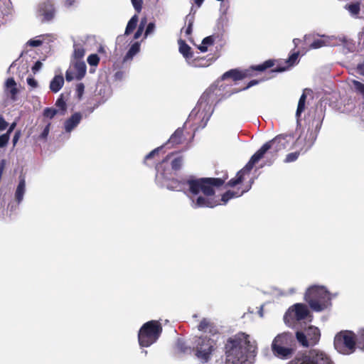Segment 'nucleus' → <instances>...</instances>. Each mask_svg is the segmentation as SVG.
Wrapping results in <instances>:
<instances>
[{
    "instance_id": "1",
    "label": "nucleus",
    "mask_w": 364,
    "mask_h": 364,
    "mask_svg": "<svg viewBox=\"0 0 364 364\" xmlns=\"http://www.w3.org/2000/svg\"><path fill=\"white\" fill-rule=\"evenodd\" d=\"M171 155H168L163 161L156 166V181L161 186L176 191H183L191 200V206L198 208H214L220 203L213 198L215 193L214 188L224 183L225 180L215 178H193L179 181L171 180L170 170L164 169Z\"/></svg>"
},
{
    "instance_id": "2",
    "label": "nucleus",
    "mask_w": 364,
    "mask_h": 364,
    "mask_svg": "<svg viewBox=\"0 0 364 364\" xmlns=\"http://www.w3.org/2000/svg\"><path fill=\"white\" fill-rule=\"evenodd\" d=\"M225 348V364H250L256 356L257 345L250 335L240 332L228 339Z\"/></svg>"
},
{
    "instance_id": "3",
    "label": "nucleus",
    "mask_w": 364,
    "mask_h": 364,
    "mask_svg": "<svg viewBox=\"0 0 364 364\" xmlns=\"http://www.w3.org/2000/svg\"><path fill=\"white\" fill-rule=\"evenodd\" d=\"M284 138L282 136H277L272 140L265 143L250 159L246 166L237 172L236 176L232 178L228 183L229 186L235 187L240 184L244 178L245 176L249 174L250 171L256 163H257L264 155L270 151L272 153H276L282 149H285L286 145L284 142Z\"/></svg>"
},
{
    "instance_id": "4",
    "label": "nucleus",
    "mask_w": 364,
    "mask_h": 364,
    "mask_svg": "<svg viewBox=\"0 0 364 364\" xmlns=\"http://www.w3.org/2000/svg\"><path fill=\"white\" fill-rule=\"evenodd\" d=\"M330 293L322 286H312L308 289L305 294V300L311 309L321 311L331 306Z\"/></svg>"
},
{
    "instance_id": "5",
    "label": "nucleus",
    "mask_w": 364,
    "mask_h": 364,
    "mask_svg": "<svg viewBox=\"0 0 364 364\" xmlns=\"http://www.w3.org/2000/svg\"><path fill=\"white\" fill-rule=\"evenodd\" d=\"M294 337L290 333L284 332L278 334L273 339L271 345L273 355L280 359H289L294 352Z\"/></svg>"
},
{
    "instance_id": "6",
    "label": "nucleus",
    "mask_w": 364,
    "mask_h": 364,
    "mask_svg": "<svg viewBox=\"0 0 364 364\" xmlns=\"http://www.w3.org/2000/svg\"><path fill=\"white\" fill-rule=\"evenodd\" d=\"M208 92H205L197 105V106L191 111L188 116V122H193L194 124H198L200 127H204L208 121L209 120L212 109L211 106L208 102L209 97Z\"/></svg>"
},
{
    "instance_id": "7",
    "label": "nucleus",
    "mask_w": 364,
    "mask_h": 364,
    "mask_svg": "<svg viewBox=\"0 0 364 364\" xmlns=\"http://www.w3.org/2000/svg\"><path fill=\"white\" fill-rule=\"evenodd\" d=\"M162 331L161 324L157 321H151L144 323L141 328L138 338L139 345L149 347L159 338Z\"/></svg>"
},
{
    "instance_id": "8",
    "label": "nucleus",
    "mask_w": 364,
    "mask_h": 364,
    "mask_svg": "<svg viewBox=\"0 0 364 364\" xmlns=\"http://www.w3.org/2000/svg\"><path fill=\"white\" fill-rule=\"evenodd\" d=\"M356 338L352 331H344L337 333L334 338L336 350L342 354L348 355L355 351Z\"/></svg>"
},
{
    "instance_id": "9",
    "label": "nucleus",
    "mask_w": 364,
    "mask_h": 364,
    "mask_svg": "<svg viewBox=\"0 0 364 364\" xmlns=\"http://www.w3.org/2000/svg\"><path fill=\"white\" fill-rule=\"evenodd\" d=\"M342 46L348 51L351 52L354 50V44L353 42L342 36L336 37L334 36H322V39L314 40L309 46L311 49H317L323 46Z\"/></svg>"
},
{
    "instance_id": "10",
    "label": "nucleus",
    "mask_w": 364,
    "mask_h": 364,
    "mask_svg": "<svg viewBox=\"0 0 364 364\" xmlns=\"http://www.w3.org/2000/svg\"><path fill=\"white\" fill-rule=\"evenodd\" d=\"M288 364H334L329 355L319 349L311 350L308 354L296 357Z\"/></svg>"
},
{
    "instance_id": "11",
    "label": "nucleus",
    "mask_w": 364,
    "mask_h": 364,
    "mask_svg": "<svg viewBox=\"0 0 364 364\" xmlns=\"http://www.w3.org/2000/svg\"><path fill=\"white\" fill-rule=\"evenodd\" d=\"M214 347V341L207 336L196 337L193 342V349L196 352V356L204 363L209 360Z\"/></svg>"
},
{
    "instance_id": "12",
    "label": "nucleus",
    "mask_w": 364,
    "mask_h": 364,
    "mask_svg": "<svg viewBox=\"0 0 364 364\" xmlns=\"http://www.w3.org/2000/svg\"><path fill=\"white\" fill-rule=\"evenodd\" d=\"M310 316L306 305L296 304L290 307L284 316L285 323L289 326H294L296 321L308 318Z\"/></svg>"
},
{
    "instance_id": "13",
    "label": "nucleus",
    "mask_w": 364,
    "mask_h": 364,
    "mask_svg": "<svg viewBox=\"0 0 364 364\" xmlns=\"http://www.w3.org/2000/svg\"><path fill=\"white\" fill-rule=\"evenodd\" d=\"M296 337L298 342L304 347L314 346L316 345L321 337L320 330L315 326H310L305 331H297Z\"/></svg>"
},
{
    "instance_id": "14",
    "label": "nucleus",
    "mask_w": 364,
    "mask_h": 364,
    "mask_svg": "<svg viewBox=\"0 0 364 364\" xmlns=\"http://www.w3.org/2000/svg\"><path fill=\"white\" fill-rule=\"evenodd\" d=\"M57 10L53 0L41 1L37 8V16L43 23L52 21L56 16Z\"/></svg>"
},
{
    "instance_id": "15",
    "label": "nucleus",
    "mask_w": 364,
    "mask_h": 364,
    "mask_svg": "<svg viewBox=\"0 0 364 364\" xmlns=\"http://www.w3.org/2000/svg\"><path fill=\"white\" fill-rule=\"evenodd\" d=\"M87 67L84 61L77 60L73 63V66L67 70L65 79L70 82L74 79L81 80L86 73Z\"/></svg>"
},
{
    "instance_id": "16",
    "label": "nucleus",
    "mask_w": 364,
    "mask_h": 364,
    "mask_svg": "<svg viewBox=\"0 0 364 364\" xmlns=\"http://www.w3.org/2000/svg\"><path fill=\"white\" fill-rule=\"evenodd\" d=\"M316 140V136L313 132L308 133L305 137L300 136L295 142L296 148L300 151L306 152L314 144Z\"/></svg>"
},
{
    "instance_id": "17",
    "label": "nucleus",
    "mask_w": 364,
    "mask_h": 364,
    "mask_svg": "<svg viewBox=\"0 0 364 364\" xmlns=\"http://www.w3.org/2000/svg\"><path fill=\"white\" fill-rule=\"evenodd\" d=\"M253 180H251L250 184L247 185L245 188L240 191L239 189L237 191H228L222 196L221 200L224 204H226L230 199L241 196L244 193H246L250 189Z\"/></svg>"
},
{
    "instance_id": "18",
    "label": "nucleus",
    "mask_w": 364,
    "mask_h": 364,
    "mask_svg": "<svg viewBox=\"0 0 364 364\" xmlns=\"http://www.w3.org/2000/svg\"><path fill=\"white\" fill-rule=\"evenodd\" d=\"M82 119L81 114L76 112L73 114L69 119L65 122V130L66 132H70L73 131L80 122Z\"/></svg>"
},
{
    "instance_id": "19",
    "label": "nucleus",
    "mask_w": 364,
    "mask_h": 364,
    "mask_svg": "<svg viewBox=\"0 0 364 364\" xmlns=\"http://www.w3.org/2000/svg\"><path fill=\"white\" fill-rule=\"evenodd\" d=\"M178 43L179 52L187 63L188 60L193 57L194 53H193L191 48L186 44L183 40L179 39Z\"/></svg>"
},
{
    "instance_id": "20",
    "label": "nucleus",
    "mask_w": 364,
    "mask_h": 364,
    "mask_svg": "<svg viewBox=\"0 0 364 364\" xmlns=\"http://www.w3.org/2000/svg\"><path fill=\"white\" fill-rule=\"evenodd\" d=\"M247 70L240 71L237 69L230 70L223 75L222 79L226 80L228 78H232L235 81L242 80L247 76Z\"/></svg>"
},
{
    "instance_id": "21",
    "label": "nucleus",
    "mask_w": 364,
    "mask_h": 364,
    "mask_svg": "<svg viewBox=\"0 0 364 364\" xmlns=\"http://www.w3.org/2000/svg\"><path fill=\"white\" fill-rule=\"evenodd\" d=\"M26 192V181L25 178L22 176L19 178V183L15 191V199L19 204L23 199V196Z\"/></svg>"
},
{
    "instance_id": "22",
    "label": "nucleus",
    "mask_w": 364,
    "mask_h": 364,
    "mask_svg": "<svg viewBox=\"0 0 364 364\" xmlns=\"http://www.w3.org/2000/svg\"><path fill=\"white\" fill-rule=\"evenodd\" d=\"M5 91L10 95L13 100H16V96L18 92L16 88V83L13 78H9L5 82Z\"/></svg>"
},
{
    "instance_id": "23",
    "label": "nucleus",
    "mask_w": 364,
    "mask_h": 364,
    "mask_svg": "<svg viewBox=\"0 0 364 364\" xmlns=\"http://www.w3.org/2000/svg\"><path fill=\"white\" fill-rule=\"evenodd\" d=\"M187 63L188 65L193 68H204L210 65V63L208 60L205 59L204 58L196 55L195 54L193 55V58L188 60Z\"/></svg>"
},
{
    "instance_id": "24",
    "label": "nucleus",
    "mask_w": 364,
    "mask_h": 364,
    "mask_svg": "<svg viewBox=\"0 0 364 364\" xmlns=\"http://www.w3.org/2000/svg\"><path fill=\"white\" fill-rule=\"evenodd\" d=\"M64 84V79L62 75H55L50 83V89L53 92H58Z\"/></svg>"
},
{
    "instance_id": "25",
    "label": "nucleus",
    "mask_w": 364,
    "mask_h": 364,
    "mask_svg": "<svg viewBox=\"0 0 364 364\" xmlns=\"http://www.w3.org/2000/svg\"><path fill=\"white\" fill-rule=\"evenodd\" d=\"M198 328L200 331L214 333L215 326L213 323L207 318H203L199 323Z\"/></svg>"
},
{
    "instance_id": "26",
    "label": "nucleus",
    "mask_w": 364,
    "mask_h": 364,
    "mask_svg": "<svg viewBox=\"0 0 364 364\" xmlns=\"http://www.w3.org/2000/svg\"><path fill=\"white\" fill-rule=\"evenodd\" d=\"M140 50V44L139 43H134L129 50H128L127 53L124 58V61H127L129 60H132V58L137 54Z\"/></svg>"
},
{
    "instance_id": "27",
    "label": "nucleus",
    "mask_w": 364,
    "mask_h": 364,
    "mask_svg": "<svg viewBox=\"0 0 364 364\" xmlns=\"http://www.w3.org/2000/svg\"><path fill=\"white\" fill-rule=\"evenodd\" d=\"M306 100V95L305 93H303L299 100L298 107H297V109H296V117L297 118V120H299V118L300 117L301 114L305 109Z\"/></svg>"
},
{
    "instance_id": "28",
    "label": "nucleus",
    "mask_w": 364,
    "mask_h": 364,
    "mask_svg": "<svg viewBox=\"0 0 364 364\" xmlns=\"http://www.w3.org/2000/svg\"><path fill=\"white\" fill-rule=\"evenodd\" d=\"M138 22V16L136 14L134 15L131 19L129 21L127 26L125 30V35H129L132 33L136 28Z\"/></svg>"
},
{
    "instance_id": "29",
    "label": "nucleus",
    "mask_w": 364,
    "mask_h": 364,
    "mask_svg": "<svg viewBox=\"0 0 364 364\" xmlns=\"http://www.w3.org/2000/svg\"><path fill=\"white\" fill-rule=\"evenodd\" d=\"M183 134V129H178L170 137L168 144H171L172 145L178 144L181 142V139Z\"/></svg>"
},
{
    "instance_id": "30",
    "label": "nucleus",
    "mask_w": 364,
    "mask_h": 364,
    "mask_svg": "<svg viewBox=\"0 0 364 364\" xmlns=\"http://www.w3.org/2000/svg\"><path fill=\"white\" fill-rule=\"evenodd\" d=\"M213 37L212 36H208L203 40L202 43L198 46V49L205 53L208 50V46L213 45Z\"/></svg>"
},
{
    "instance_id": "31",
    "label": "nucleus",
    "mask_w": 364,
    "mask_h": 364,
    "mask_svg": "<svg viewBox=\"0 0 364 364\" xmlns=\"http://www.w3.org/2000/svg\"><path fill=\"white\" fill-rule=\"evenodd\" d=\"M176 348L180 353H191L192 351L191 348L187 346L181 340L178 341L176 343Z\"/></svg>"
},
{
    "instance_id": "32",
    "label": "nucleus",
    "mask_w": 364,
    "mask_h": 364,
    "mask_svg": "<svg viewBox=\"0 0 364 364\" xmlns=\"http://www.w3.org/2000/svg\"><path fill=\"white\" fill-rule=\"evenodd\" d=\"M345 8L350 13L351 15L355 16L360 11V4L358 3L346 5Z\"/></svg>"
},
{
    "instance_id": "33",
    "label": "nucleus",
    "mask_w": 364,
    "mask_h": 364,
    "mask_svg": "<svg viewBox=\"0 0 364 364\" xmlns=\"http://www.w3.org/2000/svg\"><path fill=\"white\" fill-rule=\"evenodd\" d=\"M274 63L272 60H267L263 64L257 65L255 67H253L252 69L259 70V71H263L267 68H271L273 66Z\"/></svg>"
},
{
    "instance_id": "34",
    "label": "nucleus",
    "mask_w": 364,
    "mask_h": 364,
    "mask_svg": "<svg viewBox=\"0 0 364 364\" xmlns=\"http://www.w3.org/2000/svg\"><path fill=\"white\" fill-rule=\"evenodd\" d=\"M146 23V19L145 18L141 19L139 26L136 32L134 34L135 39L139 38L141 36Z\"/></svg>"
},
{
    "instance_id": "35",
    "label": "nucleus",
    "mask_w": 364,
    "mask_h": 364,
    "mask_svg": "<svg viewBox=\"0 0 364 364\" xmlns=\"http://www.w3.org/2000/svg\"><path fill=\"white\" fill-rule=\"evenodd\" d=\"M57 112V109L54 108H46L43 111V116L47 118L52 119L55 117Z\"/></svg>"
},
{
    "instance_id": "36",
    "label": "nucleus",
    "mask_w": 364,
    "mask_h": 364,
    "mask_svg": "<svg viewBox=\"0 0 364 364\" xmlns=\"http://www.w3.org/2000/svg\"><path fill=\"white\" fill-rule=\"evenodd\" d=\"M182 163H183V159L181 157H177V158L174 159L171 161L172 169L175 170V171L178 170L181 167Z\"/></svg>"
},
{
    "instance_id": "37",
    "label": "nucleus",
    "mask_w": 364,
    "mask_h": 364,
    "mask_svg": "<svg viewBox=\"0 0 364 364\" xmlns=\"http://www.w3.org/2000/svg\"><path fill=\"white\" fill-rule=\"evenodd\" d=\"M100 58L97 54H91L87 58V63L92 66H96L99 63Z\"/></svg>"
},
{
    "instance_id": "38",
    "label": "nucleus",
    "mask_w": 364,
    "mask_h": 364,
    "mask_svg": "<svg viewBox=\"0 0 364 364\" xmlns=\"http://www.w3.org/2000/svg\"><path fill=\"white\" fill-rule=\"evenodd\" d=\"M186 21H188V27L185 29L184 32L186 33V36H188L192 32V26H193V16H191V15H188L186 16Z\"/></svg>"
},
{
    "instance_id": "39",
    "label": "nucleus",
    "mask_w": 364,
    "mask_h": 364,
    "mask_svg": "<svg viewBox=\"0 0 364 364\" xmlns=\"http://www.w3.org/2000/svg\"><path fill=\"white\" fill-rule=\"evenodd\" d=\"M356 341L359 348L364 350V329L359 331Z\"/></svg>"
},
{
    "instance_id": "40",
    "label": "nucleus",
    "mask_w": 364,
    "mask_h": 364,
    "mask_svg": "<svg viewBox=\"0 0 364 364\" xmlns=\"http://www.w3.org/2000/svg\"><path fill=\"white\" fill-rule=\"evenodd\" d=\"M84 55H85V50L83 48H75L73 55H74L75 60H82L81 59L83 58Z\"/></svg>"
},
{
    "instance_id": "41",
    "label": "nucleus",
    "mask_w": 364,
    "mask_h": 364,
    "mask_svg": "<svg viewBox=\"0 0 364 364\" xmlns=\"http://www.w3.org/2000/svg\"><path fill=\"white\" fill-rule=\"evenodd\" d=\"M131 2L134 10L137 13H140L142 9L143 0H131Z\"/></svg>"
},
{
    "instance_id": "42",
    "label": "nucleus",
    "mask_w": 364,
    "mask_h": 364,
    "mask_svg": "<svg viewBox=\"0 0 364 364\" xmlns=\"http://www.w3.org/2000/svg\"><path fill=\"white\" fill-rule=\"evenodd\" d=\"M299 152H298V151L290 153L287 155L284 161L286 163L294 161L297 159V158L299 157Z\"/></svg>"
},
{
    "instance_id": "43",
    "label": "nucleus",
    "mask_w": 364,
    "mask_h": 364,
    "mask_svg": "<svg viewBox=\"0 0 364 364\" xmlns=\"http://www.w3.org/2000/svg\"><path fill=\"white\" fill-rule=\"evenodd\" d=\"M299 53H294L287 60V63L289 64V67L292 66L297 62Z\"/></svg>"
},
{
    "instance_id": "44",
    "label": "nucleus",
    "mask_w": 364,
    "mask_h": 364,
    "mask_svg": "<svg viewBox=\"0 0 364 364\" xmlns=\"http://www.w3.org/2000/svg\"><path fill=\"white\" fill-rule=\"evenodd\" d=\"M9 138L10 136L9 135V134L6 133L0 136V148H2L7 144Z\"/></svg>"
},
{
    "instance_id": "45",
    "label": "nucleus",
    "mask_w": 364,
    "mask_h": 364,
    "mask_svg": "<svg viewBox=\"0 0 364 364\" xmlns=\"http://www.w3.org/2000/svg\"><path fill=\"white\" fill-rule=\"evenodd\" d=\"M28 46H32V47H38L42 44V40L40 39H31L29 40L27 43Z\"/></svg>"
},
{
    "instance_id": "46",
    "label": "nucleus",
    "mask_w": 364,
    "mask_h": 364,
    "mask_svg": "<svg viewBox=\"0 0 364 364\" xmlns=\"http://www.w3.org/2000/svg\"><path fill=\"white\" fill-rule=\"evenodd\" d=\"M155 30V24L153 22H151L148 24L146 29L145 31V37L148 35L152 33Z\"/></svg>"
},
{
    "instance_id": "47",
    "label": "nucleus",
    "mask_w": 364,
    "mask_h": 364,
    "mask_svg": "<svg viewBox=\"0 0 364 364\" xmlns=\"http://www.w3.org/2000/svg\"><path fill=\"white\" fill-rule=\"evenodd\" d=\"M28 85L32 88L38 87V82L32 77H28L26 80Z\"/></svg>"
},
{
    "instance_id": "48",
    "label": "nucleus",
    "mask_w": 364,
    "mask_h": 364,
    "mask_svg": "<svg viewBox=\"0 0 364 364\" xmlns=\"http://www.w3.org/2000/svg\"><path fill=\"white\" fill-rule=\"evenodd\" d=\"M162 149L161 147H158L153 151H151L149 154H147L145 157V160H148L152 157H154L156 154L159 153V151Z\"/></svg>"
},
{
    "instance_id": "49",
    "label": "nucleus",
    "mask_w": 364,
    "mask_h": 364,
    "mask_svg": "<svg viewBox=\"0 0 364 364\" xmlns=\"http://www.w3.org/2000/svg\"><path fill=\"white\" fill-rule=\"evenodd\" d=\"M8 127V123L6 122L4 118L0 115V132L4 131Z\"/></svg>"
},
{
    "instance_id": "50",
    "label": "nucleus",
    "mask_w": 364,
    "mask_h": 364,
    "mask_svg": "<svg viewBox=\"0 0 364 364\" xmlns=\"http://www.w3.org/2000/svg\"><path fill=\"white\" fill-rule=\"evenodd\" d=\"M43 66V63L41 61H37L34 64V65L32 67V70L35 73L40 70Z\"/></svg>"
},
{
    "instance_id": "51",
    "label": "nucleus",
    "mask_w": 364,
    "mask_h": 364,
    "mask_svg": "<svg viewBox=\"0 0 364 364\" xmlns=\"http://www.w3.org/2000/svg\"><path fill=\"white\" fill-rule=\"evenodd\" d=\"M49 130H50V123H48L44 128L43 132L41 134V137L42 139H46L49 134Z\"/></svg>"
},
{
    "instance_id": "52",
    "label": "nucleus",
    "mask_w": 364,
    "mask_h": 364,
    "mask_svg": "<svg viewBox=\"0 0 364 364\" xmlns=\"http://www.w3.org/2000/svg\"><path fill=\"white\" fill-rule=\"evenodd\" d=\"M228 5L225 4L224 2H222L221 4H220V12L222 13V14L225 15L226 14L227 11H228Z\"/></svg>"
},
{
    "instance_id": "53",
    "label": "nucleus",
    "mask_w": 364,
    "mask_h": 364,
    "mask_svg": "<svg viewBox=\"0 0 364 364\" xmlns=\"http://www.w3.org/2000/svg\"><path fill=\"white\" fill-rule=\"evenodd\" d=\"M84 85L82 83H79L77 85L76 90L79 95H81L84 91Z\"/></svg>"
},
{
    "instance_id": "54",
    "label": "nucleus",
    "mask_w": 364,
    "mask_h": 364,
    "mask_svg": "<svg viewBox=\"0 0 364 364\" xmlns=\"http://www.w3.org/2000/svg\"><path fill=\"white\" fill-rule=\"evenodd\" d=\"M58 107L62 108V109H64L65 108V102L62 100V99H58L57 101H56V104H55Z\"/></svg>"
},
{
    "instance_id": "55",
    "label": "nucleus",
    "mask_w": 364,
    "mask_h": 364,
    "mask_svg": "<svg viewBox=\"0 0 364 364\" xmlns=\"http://www.w3.org/2000/svg\"><path fill=\"white\" fill-rule=\"evenodd\" d=\"M6 165V161L4 159H2L0 162V177L1 178L4 167Z\"/></svg>"
},
{
    "instance_id": "56",
    "label": "nucleus",
    "mask_w": 364,
    "mask_h": 364,
    "mask_svg": "<svg viewBox=\"0 0 364 364\" xmlns=\"http://www.w3.org/2000/svg\"><path fill=\"white\" fill-rule=\"evenodd\" d=\"M358 70L361 75H364V60L363 63L358 65Z\"/></svg>"
},
{
    "instance_id": "57",
    "label": "nucleus",
    "mask_w": 364,
    "mask_h": 364,
    "mask_svg": "<svg viewBox=\"0 0 364 364\" xmlns=\"http://www.w3.org/2000/svg\"><path fill=\"white\" fill-rule=\"evenodd\" d=\"M19 137H20V132H16L14 138H13V144H14V146L16 145V144L17 143L18 140L19 139Z\"/></svg>"
},
{
    "instance_id": "58",
    "label": "nucleus",
    "mask_w": 364,
    "mask_h": 364,
    "mask_svg": "<svg viewBox=\"0 0 364 364\" xmlns=\"http://www.w3.org/2000/svg\"><path fill=\"white\" fill-rule=\"evenodd\" d=\"M16 124V122H14L11 124V126L9 127V129L7 130L6 133V134H9V135L10 136L11 133L12 132V131L14 130V129L15 128Z\"/></svg>"
},
{
    "instance_id": "59",
    "label": "nucleus",
    "mask_w": 364,
    "mask_h": 364,
    "mask_svg": "<svg viewBox=\"0 0 364 364\" xmlns=\"http://www.w3.org/2000/svg\"><path fill=\"white\" fill-rule=\"evenodd\" d=\"M77 0H65V4L68 6L73 5Z\"/></svg>"
},
{
    "instance_id": "60",
    "label": "nucleus",
    "mask_w": 364,
    "mask_h": 364,
    "mask_svg": "<svg viewBox=\"0 0 364 364\" xmlns=\"http://www.w3.org/2000/svg\"><path fill=\"white\" fill-rule=\"evenodd\" d=\"M257 84V81L256 80H252L249 82L248 85L246 87V88L250 87L255 85Z\"/></svg>"
},
{
    "instance_id": "61",
    "label": "nucleus",
    "mask_w": 364,
    "mask_h": 364,
    "mask_svg": "<svg viewBox=\"0 0 364 364\" xmlns=\"http://www.w3.org/2000/svg\"><path fill=\"white\" fill-rule=\"evenodd\" d=\"M204 0H195V3L197 4V6L199 7L202 4Z\"/></svg>"
},
{
    "instance_id": "62",
    "label": "nucleus",
    "mask_w": 364,
    "mask_h": 364,
    "mask_svg": "<svg viewBox=\"0 0 364 364\" xmlns=\"http://www.w3.org/2000/svg\"><path fill=\"white\" fill-rule=\"evenodd\" d=\"M293 41H294V43L295 46H297V45L299 43L300 40L298 39V38H295V39H294Z\"/></svg>"
},
{
    "instance_id": "63",
    "label": "nucleus",
    "mask_w": 364,
    "mask_h": 364,
    "mask_svg": "<svg viewBox=\"0 0 364 364\" xmlns=\"http://www.w3.org/2000/svg\"><path fill=\"white\" fill-rule=\"evenodd\" d=\"M285 70H286V68H278V69H277L275 71H277V72H282V71H284Z\"/></svg>"
},
{
    "instance_id": "64",
    "label": "nucleus",
    "mask_w": 364,
    "mask_h": 364,
    "mask_svg": "<svg viewBox=\"0 0 364 364\" xmlns=\"http://www.w3.org/2000/svg\"><path fill=\"white\" fill-rule=\"evenodd\" d=\"M100 52H103L104 51V49L102 48H100V50H99Z\"/></svg>"
}]
</instances>
